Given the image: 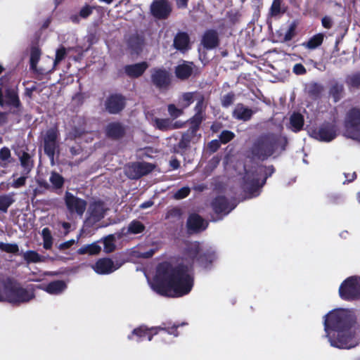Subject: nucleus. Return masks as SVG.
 I'll return each mask as SVG.
<instances>
[{
	"instance_id": "15",
	"label": "nucleus",
	"mask_w": 360,
	"mask_h": 360,
	"mask_svg": "<svg viewBox=\"0 0 360 360\" xmlns=\"http://www.w3.org/2000/svg\"><path fill=\"white\" fill-rule=\"evenodd\" d=\"M208 223L198 214H189L186 221V229L188 234L198 233L205 231Z\"/></svg>"
},
{
	"instance_id": "43",
	"label": "nucleus",
	"mask_w": 360,
	"mask_h": 360,
	"mask_svg": "<svg viewBox=\"0 0 360 360\" xmlns=\"http://www.w3.org/2000/svg\"><path fill=\"white\" fill-rule=\"evenodd\" d=\"M145 229L146 226L142 222L134 219L129 223L127 233L131 234H139L143 232Z\"/></svg>"
},
{
	"instance_id": "54",
	"label": "nucleus",
	"mask_w": 360,
	"mask_h": 360,
	"mask_svg": "<svg viewBox=\"0 0 360 360\" xmlns=\"http://www.w3.org/2000/svg\"><path fill=\"white\" fill-rule=\"evenodd\" d=\"M297 27V23L295 21H293L289 26L288 30L286 31L283 40L284 41H289L292 39V38L296 34V28Z\"/></svg>"
},
{
	"instance_id": "49",
	"label": "nucleus",
	"mask_w": 360,
	"mask_h": 360,
	"mask_svg": "<svg viewBox=\"0 0 360 360\" xmlns=\"http://www.w3.org/2000/svg\"><path fill=\"white\" fill-rule=\"evenodd\" d=\"M195 99L197 100V103L194 108L195 113L202 115V112L206 108V105H205V96L202 94L199 93L198 96H195Z\"/></svg>"
},
{
	"instance_id": "12",
	"label": "nucleus",
	"mask_w": 360,
	"mask_h": 360,
	"mask_svg": "<svg viewBox=\"0 0 360 360\" xmlns=\"http://www.w3.org/2000/svg\"><path fill=\"white\" fill-rule=\"evenodd\" d=\"M211 207L217 215L213 221L221 220L224 216L230 213L235 207L230 205L229 199L224 195H217L211 202Z\"/></svg>"
},
{
	"instance_id": "14",
	"label": "nucleus",
	"mask_w": 360,
	"mask_h": 360,
	"mask_svg": "<svg viewBox=\"0 0 360 360\" xmlns=\"http://www.w3.org/2000/svg\"><path fill=\"white\" fill-rule=\"evenodd\" d=\"M201 138L200 134L186 130L181 135L179 143L174 146V153L184 155L186 151L190 148L191 143H196Z\"/></svg>"
},
{
	"instance_id": "55",
	"label": "nucleus",
	"mask_w": 360,
	"mask_h": 360,
	"mask_svg": "<svg viewBox=\"0 0 360 360\" xmlns=\"http://www.w3.org/2000/svg\"><path fill=\"white\" fill-rule=\"evenodd\" d=\"M235 99V94L231 91L224 95L221 98V105L224 108H228L233 104Z\"/></svg>"
},
{
	"instance_id": "40",
	"label": "nucleus",
	"mask_w": 360,
	"mask_h": 360,
	"mask_svg": "<svg viewBox=\"0 0 360 360\" xmlns=\"http://www.w3.org/2000/svg\"><path fill=\"white\" fill-rule=\"evenodd\" d=\"M201 253L199 244H190L184 250V255L193 262L195 259L198 262V257Z\"/></svg>"
},
{
	"instance_id": "58",
	"label": "nucleus",
	"mask_w": 360,
	"mask_h": 360,
	"mask_svg": "<svg viewBox=\"0 0 360 360\" xmlns=\"http://www.w3.org/2000/svg\"><path fill=\"white\" fill-rule=\"evenodd\" d=\"M182 215V212L180 208L179 207H173L172 209L169 210L166 215V219H169L171 217L174 218H180Z\"/></svg>"
},
{
	"instance_id": "29",
	"label": "nucleus",
	"mask_w": 360,
	"mask_h": 360,
	"mask_svg": "<svg viewBox=\"0 0 360 360\" xmlns=\"http://www.w3.org/2000/svg\"><path fill=\"white\" fill-rule=\"evenodd\" d=\"M94 269L98 274H108L114 271V263L110 258H102L96 262Z\"/></svg>"
},
{
	"instance_id": "1",
	"label": "nucleus",
	"mask_w": 360,
	"mask_h": 360,
	"mask_svg": "<svg viewBox=\"0 0 360 360\" xmlns=\"http://www.w3.org/2000/svg\"><path fill=\"white\" fill-rule=\"evenodd\" d=\"M193 286V277L187 265L179 264L173 266L169 262H162L157 266L153 288L158 294L179 297L188 295Z\"/></svg>"
},
{
	"instance_id": "31",
	"label": "nucleus",
	"mask_w": 360,
	"mask_h": 360,
	"mask_svg": "<svg viewBox=\"0 0 360 360\" xmlns=\"http://www.w3.org/2000/svg\"><path fill=\"white\" fill-rule=\"evenodd\" d=\"M323 91V85L316 82H310L306 86V91L308 96L314 100L320 98Z\"/></svg>"
},
{
	"instance_id": "50",
	"label": "nucleus",
	"mask_w": 360,
	"mask_h": 360,
	"mask_svg": "<svg viewBox=\"0 0 360 360\" xmlns=\"http://www.w3.org/2000/svg\"><path fill=\"white\" fill-rule=\"evenodd\" d=\"M0 250L7 253L16 254L19 251V248L15 243H5L0 242Z\"/></svg>"
},
{
	"instance_id": "9",
	"label": "nucleus",
	"mask_w": 360,
	"mask_h": 360,
	"mask_svg": "<svg viewBox=\"0 0 360 360\" xmlns=\"http://www.w3.org/2000/svg\"><path fill=\"white\" fill-rule=\"evenodd\" d=\"M59 136L60 133L57 127L47 129L44 136V151L51 161H53L56 152L59 148Z\"/></svg>"
},
{
	"instance_id": "2",
	"label": "nucleus",
	"mask_w": 360,
	"mask_h": 360,
	"mask_svg": "<svg viewBox=\"0 0 360 360\" xmlns=\"http://www.w3.org/2000/svg\"><path fill=\"white\" fill-rule=\"evenodd\" d=\"M356 319L354 314L346 309H337L331 311L325 316L324 327L337 333L334 338L330 337V345L340 349H349L354 347V326Z\"/></svg>"
},
{
	"instance_id": "47",
	"label": "nucleus",
	"mask_w": 360,
	"mask_h": 360,
	"mask_svg": "<svg viewBox=\"0 0 360 360\" xmlns=\"http://www.w3.org/2000/svg\"><path fill=\"white\" fill-rule=\"evenodd\" d=\"M281 0H273L271 6L269 9V14L272 17L278 16L281 13H283L285 10H281Z\"/></svg>"
},
{
	"instance_id": "10",
	"label": "nucleus",
	"mask_w": 360,
	"mask_h": 360,
	"mask_svg": "<svg viewBox=\"0 0 360 360\" xmlns=\"http://www.w3.org/2000/svg\"><path fill=\"white\" fill-rule=\"evenodd\" d=\"M64 201L70 213L77 214L80 217L83 216L87 206V202L85 200L74 195L69 191H66Z\"/></svg>"
},
{
	"instance_id": "34",
	"label": "nucleus",
	"mask_w": 360,
	"mask_h": 360,
	"mask_svg": "<svg viewBox=\"0 0 360 360\" xmlns=\"http://www.w3.org/2000/svg\"><path fill=\"white\" fill-rule=\"evenodd\" d=\"M324 34L318 33L309 39L307 41H304L302 45L307 49L314 50L319 48L323 42Z\"/></svg>"
},
{
	"instance_id": "5",
	"label": "nucleus",
	"mask_w": 360,
	"mask_h": 360,
	"mask_svg": "<svg viewBox=\"0 0 360 360\" xmlns=\"http://www.w3.org/2000/svg\"><path fill=\"white\" fill-rule=\"evenodd\" d=\"M150 83L161 93L169 90L172 85L173 76L172 72L164 67L153 68L150 70Z\"/></svg>"
},
{
	"instance_id": "48",
	"label": "nucleus",
	"mask_w": 360,
	"mask_h": 360,
	"mask_svg": "<svg viewBox=\"0 0 360 360\" xmlns=\"http://www.w3.org/2000/svg\"><path fill=\"white\" fill-rule=\"evenodd\" d=\"M167 111L171 120H175L184 114L183 109L178 108L174 104H169L167 105Z\"/></svg>"
},
{
	"instance_id": "37",
	"label": "nucleus",
	"mask_w": 360,
	"mask_h": 360,
	"mask_svg": "<svg viewBox=\"0 0 360 360\" xmlns=\"http://www.w3.org/2000/svg\"><path fill=\"white\" fill-rule=\"evenodd\" d=\"M15 193L0 195V212L6 213L8 207L15 202Z\"/></svg>"
},
{
	"instance_id": "36",
	"label": "nucleus",
	"mask_w": 360,
	"mask_h": 360,
	"mask_svg": "<svg viewBox=\"0 0 360 360\" xmlns=\"http://www.w3.org/2000/svg\"><path fill=\"white\" fill-rule=\"evenodd\" d=\"M153 127L160 131H167L171 130L172 120L170 118L155 117L152 120Z\"/></svg>"
},
{
	"instance_id": "46",
	"label": "nucleus",
	"mask_w": 360,
	"mask_h": 360,
	"mask_svg": "<svg viewBox=\"0 0 360 360\" xmlns=\"http://www.w3.org/2000/svg\"><path fill=\"white\" fill-rule=\"evenodd\" d=\"M24 259L27 263H37L43 261L42 256L34 250H27L23 255Z\"/></svg>"
},
{
	"instance_id": "6",
	"label": "nucleus",
	"mask_w": 360,
	"mask_h": 360,
	"mask_svg": "<svg viewBox=\"0 0 360 360\" xmlns=\"http://www.w3.org/2000/svg\"><path fill=\"white\" fill-rule=\"evenodd\" d=\"M347 136L354 140H360V108L352 107L345 116L344 122Z\"/></svg>"
},
{
	"instance_id": "8",
	"label": "nucleus",
	"mask_w": 360,
	"mask_h": 360,
	"mask_svg": "<svg viewBox=\"0 0 360 360\" xmlns=\"http://www.w3.org/2000/svg\"><path fill=\"white\" fill-rule=\"evenodd\" d=\"M309 135L311 138L322 142H330L337 136V127L335 124L324 122L319 127L310 129Z\"/></svg>"
},
{
	"instance_id": "59",
	"label": "nucleus",
	"mask_w": 360,
	"mask_h": 360,
	"mask_svg": "<svg viewBox=\"0 0 360 360\" xmlns=\"http://www.w3.org/2000/svg\"><path fill=\"white\" fill-rule=\"evenodd\" d=\"M220 142L219 140H212L207 144V149L211 153L217 152L220 148Z\"/></svg>"
},
{
	"instance_id": "56",
	"label": "nucleus",
	"mask_w": 360,
	"mask_h": 360,
	"mask_svg": "<svg viewBox=\"0 0 360 360\" xmlns=\"http://www.w3.org/2000/svg\"><path fill=\"white\" fill-rule=\"evenodd\" d=\"M191 193L188 187H182L174 193V198L177 200H181L186 198Z\"/></svg>"
},
{
	"instance_id": "53",
	"label": "nucleus",
	"mask_w": 360,
	"mask_h": 360,
	"mask_svg": "<svg viewBox=\"0 0 360 360\" xmlns=\"http://www.w3.org/2000/svg\"><path fill=\"white\" fill-rule=\"evenodd\" d=\"M261 172L264 173V179L262 181V186H264L266 184V179L270 177L275 172V168L273 165L264 166L261 165L259 167Z\"/></svg>"
},
{
	"instance_id": "21",
	"label": "nucleus",
	"mask_w": 360,
	"mask_h": 360,
	"mask_svg": "<svg viewBox=\"0 0 360 360\" xmlns=\"http://www.w3.org/2000/svg\"><path fill=\"white\" fill-rule=\"evenodd\" d=\"M191 39L186 32H178L174 37L173 46L175 49L184 53L190 48Z\"/></svg>"
},
{
	"instance_id": "61",
	"label": "nucleus",
	"mask_w": 360,
	"mask_h": 360,
	"mask_svg": "<svg viewBox=\"0 0 360 360\" xmlns=\"http://www.w3.org/2000/svg\"><path fill=\"white\" fill-rule=\"evenodd\" d=\"M115 250V245L111 239H105L104 241V251L106 253H110Z\"/></svg>"
},
{
	"instance_id": "41",
	"label": "nucleus",
	"mask_w": 360,
	"mask_h": 360,
	"mask_svg": "<svg viewBox=\"0 0 360 360\" xmlns=\"http://www.w3.org/2000/svg\"><path fill=\"white\" fill-rule=\"evenodd\" d=\"M101 250V247L96 243L86 245L78 249L77 252L79 255L88 254L89 255H98Z\"/></svg>"
},
{
	"instance_id": "39",
	"label": "nucleus",
	"mask_w": 360,
	"mask_h": 360,
	"mask_svg": "<svg viewBox=\"0 0 360 360\" xmlns=\"http://www.w3.org/2000/svg\"><path fill=\"white\" fill-rule=\"evenodd\" d=\"M13 162V159L11 156V150L6 146L1 148L0 149V165L6 167Z\"/></svg>"
},
{
	"instance_id": "30",
	"label": "nucleus",
	"mask_w": 360,
	"mask_h": 360,
	"mask_svg": "<svg viewBox=\"0 0 360 360\" xmlns=\"http://www.w3.org/2000/svg\"><path fill=\"white\" fill-rule=\"evenodd\" d=\"M49 181L51 185V189L56 193H60L65 182V178L56 171H52L49 177Z\"/></svg>"
},
{
	"instance_id": "28",
	"label": "nucleus",
	"mask_w": 360,
	"mask_h": 360,
	"mask_svg": "<svg viewBox=\"0 0 360 360\" xmlns=\"http://www.w3.org/2000/svg\"><path fill=\"white\" fill-rule=\"evenodd\" d=\"M6 103L7 105L13 106L18 110H13V114H18V111L22 108V103L20 101L18 94L15 89H8L5 94Z\"/></svg>"
},
{
	"instance_id": "20",
	"label": "nucleus",
	"mask_w": 360,
	"mask_h": 360,
	"mask_svg": "<svg viewBox=\"0 0 360 360\" xmlns=\"http://www.w3.org/2000/svg\"><path fill=\"white\" fill-rule=\"evenodd\" d=\"M41 54V49L39 48V46H33L31 47L30 57V67L32 71H34L38 74L44 75H46V74L51 72L53 70L54 68L53 67L49 70H45L42 68L38 69L37 63H38L39 60H40Z\"/></svg>"
},
{
	"instance_id": "51",
	"label": "nucleus",
	"mask_w": 360,
	"mask_h": 360,
	"mask_svg": "<svg viewBox=\"0 0 360 360\" xmlns=\"http://www.w3.org/2000/svg\"><path fill=\"white\" fill-rule=\"evenodd\" d=\"M199 93L198 91L184 93L181 96L182 101L185 103L184 107H188L194 101L195 96H198Z\"/></svg>"
},
{
	"instance_id": "33",
	"label": "nucleus",
	"mask_w": 360,
	"mask_h": 360,
	"mask_svg": "<svg viewBox=\"0 0 360 360\" xmlns=\"http://www.w3.org/2000/svg\"><path fill=\"white\" fill-rule=\"evenodd\" d=\"M90 217H92L94 221H98L104 217L105 210L103 208V203L101 201L93 202L89 207Z\"/></svg>"
},
{
	"instance_id": "23",
	"label": "nucleus",
	"mask_w": 360,
	"mask_h": 360,
	"mask_svg": "<svg viewBox=\"0 0 360 360\" xmlns=\"http://www.w3.org/2000/svg\"><path fill=\"white\" fill-rule=\"evenodd\" d=\"M256 112L243 103H238L232 112V116L237 120L248 122L251 120L252 115Z\"/></svg>"
},
{
	"instance_id": "3",
	"label": "nucleus",
	"mask_w": 360,
	"mask_h": 360,
	"mask_svg": "<svg viewBox=\"0 0 360 360\" xmlns=\"http://www.w3.org/2000/svg\"><path fill=\"white\" fill-rule=\"evenodd\" d=\"M288 141L286 138L279 136L273 133L264 134L258 136L251 147L252 156L259 160L264 161L270 158L278 149L285 150Z\"/></svg>"
},
{
	"instance_id": "18",
	"label": "nucleus",
	"mask_w": 360,
	"mask_h": 360,
	"mask_svg": "<svg viewBox=\"0 0 360 360\" xmlns=\"http://www.w3.org/2000/svg\"><path fill=\"white\" fill-rule=\"evenodd\" d=\"M126 134V127L120 122L109 123L105 127V135L112 140H120Z\"/></svg>"
},
{
	"instance_id": "22",
	"label": "nucleus",
	"mask_w": 360,
	"mask_h": 360,
	"mask_svg": "<svg viewBox=\"0 0 360 360\" xmlns=\"http://www.w3.org/2000/svg\"><path fill=\"white\" fill-rule=\"evenodd\" d=\"M145 39L142 35L133 34L129 36L127 41L128 49L131 54H140L143 51Z\"/></svg>"
},
{
	"instance_id": "4",
	"label": "nucleus",
	"mask_w": 360,
	"mask_h": 360,
	"mask_svg": "<svg viewBox=\"0 0 360 360\" xmlns=\"http://www.w3.org/2000/svg\"><path fill=\"white\" fill-rule=\"evenodd\" d=\"M179 324H172L170 322H163L161 326L156 327L148 328L146 326L142 325L134 328L131 333L128 335L129 340H132L135 335L138 338L137 341L143 340L147 338L149 341L152 340L153 337L158 334L160 331L165 334L172 335L174 337L179 335L178 328Z\"/></svg>"
},
{
	"instance_id": "44",
	"label": "nucleus",
	"mask_w": 360,
	"mask_h": 360,
	"mask_svg": "<svg viewBox=\"0 0 360 360\" xmlns=\"http://www.w3.org/2000/svg\"><path fill=\"white\" fill-rule=\"evenodd\" d=\"M345 82L349 88L359 89L360 88V72L347 75L345 78Z\"/></svg>"
},
{
	"instance_id": "24",
	"label": "nucleus",
	"mask_w": 360,
	"mask_h": 360,
	"mask_svg": "<svg viewBox=\"0 0 360 360\" xmlns=\"http://www.w3.org/2000/svg\"><path fill=\"white\" fill-rule=\"evenodd\" d=\"M195 67L193 62H184L175 67V75L180 80H186L192 75Z\"/></svg>"
},
{
	"instance_id": "35",
	"label": "nucleus",
	"mask_w": 360,
	"mask_h": 360,
	"mask_svg": "<svg viewBox=\"0 0 360 360\" xmlns=\"http://www.w3.org/2000/svg\"><path fill=\"white\" fill-rule=\"evenodd\" d=\"M304 116L299 112H293L290 117L292 129L295 132L301 131L304 126Z\"/></svg>"
},
{
	"instance_id": "62",
	"label": "nucleus",
	"mask_w": 360,
	"mask_h": 360,
	"mask_svg": "<svg viewBox=\"0 0 360 360\" xmlns=\"http://www.w3.org/2000/svg\"><path fill=\"white\" fill-rule=\"evenodd\" d=\"M26 179L27 176H20L12 182L11 186L15 188H19L24 186L26 184Z\"/></svg>"
},
{
	"instance_id": "60",
	"label": "nucleus",
	"mask_w": 360,
	"mask_h": 360,
	"mask_svg": "<svg viewBox=\"0 0 360 360\" xmlns=\"http://www.w3.org/2000/svg\"><path fill=\"white\" fill-rule=\"evenodd\" d=\"M292 72L297 75H303L307 73V70L302 63H296L293 66Z\"/></svg>"
},
{
	"instance_id": "57",
	"label": "nucleus",
	"mask_w": 360,
	"mask_h": 360,
	"mask_svg": "<svg viewBox=\"0 0 360 360\" xmlns=\"http://www.w3.org/2000/svg\"><path fill=\"white\" fill-rule=\"evenodd\" d=\"M66 55V50L64 47H61L56 51V58L53 62V65H56L61 60H63Z\"/></svg>"
},
{
	"instance_id": "19",
	"label": "nucleus",
	"mask_w": 360,
	"mask_h": 360,
	"mask_svg": "<svg viewBox=\"0 0 360 360\" xmlns=\"http://www.w3.org/2000/svg\"><path fill=\"white\" fill-rule=\"evenodd\" d=\"M148 67L149 65L146 61H142L134 64L126 65L124 67V71L129 77L137 79L144 74Z\"/></svg>"
},
{
	"instance_id": "63",
	"label": "nucleus",
	"mask_w": 360,
	"mask_h": 360,
	"mask_svg": "<svg viewBox=\"0 0 360 360\" xmlns=\"http://www.w3.org/2000/svg\"><path fill=\"white\" fill-rule=\"evenodd\" d=\"M93 12V8L89 5L82 7L79 11V15L83 18H88Z\"/></svg>"
},
{
	"instance_id": "25",
	"label": "nucleus",
	"mask_w": 360,
	"mask_h": 360,
	"mask_svg": "<svg viewBox=\"0 0 360 360\" xmlns=\"http://www.w3.org/2000/svg\"><path fill=\"white\" fill-rule=\"evenodd\" d=\"M328 94L335 103L339 102L345 96L344 84L337 80H332L330 82Z\"/></svg>"
},
{
	"instance_id": "32",
	"label": "nucleus",
	"mask_w": 360,
	"mask_h": 360,
	"mask_svg": "<svg viewBox=\"0 0 360 360\" xmlns=\"http://www.w3.org/2000/svg\"><path fill=\"white\" fill-rule=\"evenodd\" d=\"M67 288V284L61 280L53 281L49 283L44 288V290L51 295H59Z\"/></svg>"
},
{
	"instance_id": "27",
	"label": "nucleus",
	"mask_w": 360,
	"mask_h": 360,
	"mask_svg": "<svg viewBox=\"0 0 360 360\" xmlns=\"http://www.w3.org/2000/svg\"><path fill=\"white\" fill-rule=\"evenodd\" d=\"M215 259V252L212 250H206L205 251L201 252L198 255L197 262L201 267L204 269H210Z\"/></svg>"
},
{
	"instance_id": "13",
	"label": "nucleus",
	"mask_w": 360,
	"mask_h": 360,
	"mask_svg": "<svg viewBox=\"0 0 360 360\" xmlns=\"http://www.w3.org/2000/svg\"><path fill=\"white\" fill-rule=\"evenodd\" d=\"M150 11L155 19L166 20L172 12V6L168 0H154L150 4Z\"/></svg>"
},
{
	"instance_id": "26",
	"label": "nucleus",
	"mask_w": 360,
	"mask_h": 360,
	"mask_svg": "<svg viewBox=\"0 0 360 360\" xmlns=\"http://www.w3.org/2000/svg\"><path fill=\"white\" fill-rule=\"evenodd\" d=\"M262 183L257 178L245 177L243 189L245 193L251 196H257L259 195V188H262Z\"/></svg>"
},
{
	"instance_id": "64",
	"label": "nucleus",
	"mask_w": 360,
	"mask_h": 360,
	"mask_svg": "<svg viewBox=\"0 0 360 360\" xmlns=\"http://www.w3.org/2000/svg\"><path fill=\"white\" fill-rule=\"evenodd\" d=\"M321 24L324 28L330 29L333 27V22L330 17L326 15L322 18Z\"/></svg>"
},
{
	"instance_id": "45",
	"label": "nucleus",
	"mask_w": 360,
	"mask_h": 360,
	"mask_svg": "<svg viewBox=\"0 0 360 360\" xmlns=\"http://www.w3.org/2000/svg\"><path fill=\"white\" fill-rule=\"evenodd\" d=\"M41 236L44 248L45 250H50L53 245V237L50 229L47 227L44 228L41 231Z\"/></svg>"
},
{
	"instance_id": "7",
	"label": "nucleus",
	"mask_w": 360,
	"mask_h": 360,
	"mask_svg": "<svg viewBox=\"0 0 360 360\" xmlns=\"http://www.w3.org/2000/svg\"><path fill=\"white\" fill-rule=\"evenodd\" d=\"M339 295L346 301L360 299V278L351 276L345 279L339 288Z\"/></svg>"
},
{
	"instance_id": "16",
	"label": "nucleus",
	"mask_w": 360,
	"mask_h": 360,
	"mask_svg": "<svg viewBox=\"0 0 360 360\" xmlns=\"http://www.w3.org/2000/svg\"><path fill=\"white\" fill-rule=\"evenodd\" d=\"M203 49L207 51L217 48L220 44V39L217 30L214 29L206 30L200 40Z\"/></svg>"
},
{
	"instance_id": "11",
	"label": "nucleus",
	"mask_w": 360,
	"mask_h": 360,
	"mask_svg": "<svg viewBox=\"0 0 360 360\" xmlns=\"http://www.w3.org/2000/svg\"><path fill=\"white\" fill-rule=\"evenodd\" d=\"M126 101V97L122 94H111L105 101V110L111 115L119 114L125 108Z\"/></svg>"
},
{
	"instance_id": "17",
	"label": "nucleus",
	"mask_w": 360,
	"mask_h": 360,
	"mask_svg": "<svg viewBox=\"0 0 360 360\" xmlns=\"http://www.w3.org/2000/svg\"><path fill=\"white\" fill-rule=\"evenodd\" d=\"M153 166L150 163L142 162H134L129 168L128 176L130 179H138L151 172Z\"/></svg>"
},
{
	"instance_id": "52",
	"label": "nucleus",
	"mask_w": 360,
	"mask_h": 360,
	"mask_svg": "<svg viewBox=\"0 0 360 360\" xmlns=\"http://www.w3.org/2000/svg\"><path fill=\"white\" fill-rule=\"evenodd\" d=\"M219 138L221 143L226 144L235 138V134L229 130H224L221 132Z\"/></svg>"
},
{
	"instance_id": "42",
	"label": "nucleus",
	"mask_w": 360,
	"mask_h": 360,
	"mask_svg": "<svg viewBox=\"0 0 360 360\" xmlns=\"http://www.w3.org/2000/svg\"><path fill=\"white\" fill-rule=\"evenodd\" d=\"M203 120L202 115H200V113H195L190 120V127L187 129L190 131L193 132V134H198V131L200 129V124Z\"/></svg>"
},
{
	"instance_id": "38",
	"label": "nucleus",
	"mask_w": 360,
	"mask_h": 360,
	"mask_svg": "<svg viewBox=\"0 0 360 360\" xmlns=\"http://www.w3.org/2000/svg\"><path fill=\"white\" fill-rule=\"evenodd\" d=\"M21 166L28 174L34 167V162L31 155L26 151H22V154H18Z\"/></svg>"
}]
</instances>
